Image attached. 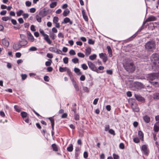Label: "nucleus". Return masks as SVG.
Returning <instances> with one entry per match:
<instances>
[{"label": "nucleus", "instance_id": "30", "mask_svg": "<svg viewBox=\"0 0 159 159\" xmlns=\"http://www.w3.org/2000/svg\"><path fill=\"white\" fill-rule=\"evenodd\" d=\"M97 56L96 54H93L89 56V59L91 60H93L96 59Z\"/></svg>", "mask_w": 159, "mask_h": 159}, {"label": "nucleus", "instance_id": "38", "mask_svg": "<svg viewBox=\"0 0 159 159\" xmlns=\"http://www.w3.org/2000/svg\"><path fill=\"white\" fill-rule=\"evenodd\" d=\"M59 20V18L55 16L53 18V23H57Z\"/></svg>", "mask_w": 159, "mask_h": 159}, {"label": "nucleus", "instance_id": "58", "mask_svg": "<svg viewBox=\"0 0 159 159\" xmlns=\"http://www.w3.org/2000/svg\"><path fill=\"white\" fill-rule=\"evenodd\" d=\"M85 79V77L84 75H82L80 78V80L81 81H84Z\"/></svg>", "mask_w": 159, "mask_h": 159}, {"label": "nucleus", "instance_id": "16", "mask_svg": "<svg viewBox=\"0 0 159 159\" xmlns=\"http://www.w3.org/2000/svg\"><path fill=\"white\" fill-rule=\"evenodd\" d=\"M142 150L143 151L145 155H147L148 153V151L147 149L146 145H143L142 147Z\"/></svg>", "mask_w": 159, "mask_h": 159}, {"label": "nucleus", "instance_id": "24", "mask_svg": "<svg viewBox=\"0 0 159 159\" xmlns=\"http://www.w3.org/2000/svg\"><path fill=\"white\" fill-rule=\"evenodd\" d=\"M48 119L50 120L51 123V126L52 128V130H54V120L53 118H52L51 117L48 118Z\"/></svg>", "mask_w": 159, "mask_h": 159}, {"label": "nucleus", "instance_id": "41", "mask_svg": "<svg viewBox=\"0 0 159 159\" xmlns=\"http://www.w3.org/2000/svg\"><path fill=\"white\" fill-rule=\"evenodd\" d=\"M81 67L84 70H87L88 68L87 66L85 64L81 65Z\"/></svg>", "mask_w": 159, "mask_h": 159}, {"label": "nucleus", "instance_id": "13", "mask_svg": "<svg viewBox=\"0 0 159 159\" xmlns=\"http://www.w3.org/2000/svg\"><path fill=\"white\" fill-rule=\"evenodd\" d=\"M134 85L135 87L138 89H141L144 88L143 85L141 83L138 82H135Z\"/></svg>", "mask_w": 159, "mask_h": 159}, {"label": "nucleus", "instance_id": "4", "mask_svg": "<svg viewBox=\"0 0 159 159\" xmlns=\"http://www.w3.org/2000/svg\"><path fill=\"white\" fill-rule=\"evenodd\" d=\"M39 31L40 34L44 37V40L46 41L48 44H51L52 43V41L49 38L48 35L45 34L44 31L41 29H40L39 30Z\"/></svg>", "mask_w": 159, "mask_h": 159}, {"label": "nucleus", "instance_id": "29", "mask_svg": "<svg viewBox=\"0 0 159 159\" xmlns=\"http://www.w3.org/2000/svg\"><path fill=\"white\" fill-rule=\"evenodd\" d=\"M70 11L68 9H66L65 10L63 13V15L64 16H66L68 15L70 13Z\"/></svg>", "mask_w": 159, "mask_h": 159}, {"label": "nucleus", "instance_id": "40", "mask_svg": "<svg viewBox=\"0 0 159 159\" xmlns=\"http://www.w3.org/2000/svg\"><path fill=\"white\" fill-rule=\"evenodd\" d=\"M153 129L155 132H157L159 130V127L157 125H155L154 126Z\"/></svg>", "mask_w": 159, "mask_h": 159}, {"label": "nucleus", "instance_id": "22", "mask_svg": "<svg viewBox=\"0 0 159 159\" xmlns=\"http://www.w3.org/2000/svg\"><path fill=\"white\" fill-rule=\"evenodd\" d=\"M107 49L108 50V53H109V56L111 57L112 56V50L110 46H107Z\"/></svg>", "mask_w": 159, "mask_h": 159}, {"label": "nucleus", "instance_id": "26", "mask_svg": "<svg viewBox=\"0 0 159 159\" xmlns=\"http://www.w3.org/2000/svg\"><path fill=\"white\" fill-rule=\"evenodd\" d=\"M42 17H41V16L39 15V14L37 15L36 16L35 18L39 22H41L42 21Z\"/></svg>", "mask_w": 159, "mask_h": 159}, {"label": "nucleus", "instance_id": "10", "mask_svg": "<svg viewBox=\"0 0 159 159\" xmlns=\"http://www.w3.org/2000/svg\"><path fill=\"white\" fill-rule=\"evenodd\" d=\"M156 19V18L155 16H151L146 20L145 21L143 22V24L144 25L146 22L155 21Z\"/></svg>", "mask_w": 159, "mask_h": 159}, {"label": "nucleus", "instance_id": "33", "mask_svg": "<svg viewBox=\"0 0 159 159\" xmlns=\"http://www.w3.org/2000/svg\"><path fill=\"white\" fill-rule=\"evenodd\" d=\"M14 109L17 112H20L21 111V108L17 105H15L14 106Z\"/></svg>", "mask_w": 159, "mask_h": 159}, {"label": "nucleus", "instance_id": "45", "mask_svg": "<svg viewBox=\"0 0 159 159\" xmlns=\"http://www.w3.org/2000/svg\"><path fill=\"white\" fill-rule=\"evenodd\" d=\"M29 50L30 51H35L37 50V48L35 47H32L29 48Z\"/></svg>", "mask_w": 159, "mask_h": 159}, {"label": "nucleus", "instance_id": "31", "mask_svg": "<svg viewBox=\"0 0 159 159\" xmlns=\"http://www.w3.org/2000/svg\"><path fill=\"white\" fill-rule=\"evenodd\" d=\"M153 98L154 99H159V93H155L153 95Z\"/></svg>", "mask_w": 159, "mask_h": 159}, {"label": "nucleus", "instance_id": "49", "mask_svg": "<svg viewBox=\"0 0 159 159\" xmlns=\"http://www.w3.org/2000/svg\"><path fill=\"white\" fill-rule=\"evenodd\" d=\"M74 117L75 119L76 120H79V116L77 113L75 114Z\"/></svg>", "mask_w": 159, "mask_h": 159}, {"label": "nucleus", "instance_id": "48", "mask_svg": "<svg viewBox=\"0 0 159 159\" xmlns=\"http://www.w3.org/2000/svg\"><path fill=\"white\" fill-rule=\"evenodd\" d=\"M49 50L50 51L55 53L57 48H55L53 47H50L49 48Z\"/></svg>", "mask_w": 159, "mask_h": 159}, {"label": "nucleus", "instance_id": "52", "mask_svg": "<svg viewBox=\"0 0 159 159\" xmlns=\"http://www.w3.org/2000/svg\"><path fill=\"white\" fill-rule=\"evenodd\" d=\"M88 43L89 44H93L94 43V41L91 39H89Z\"/></svg>", "mask_w": 159, "mask_h": 159}, {"label": "nucleus", "instance_id": "63", "mask_svg": "<svg viewBox=\"0 0 159 159\" xmlns=\"http://www.w3.org/2000/svg\"><path fill=\"white\" fill-rule=\"evenodd\" d=\"M11 21L12 24L14 25H16L17 24L16 21L14 19H11Z\"/></svg>", "mask_w": 159, "mask_h": 159}, {"label": "nucleus", "instance_id": "59", "mask_svg": "<svg viewBox=\"0 0 159 159\" xmlns=\"http://www.w3.org/2000/svg\"><path fill=\"white\" fill-rule=\"evenodd\" d=\"M106 55L105 53H102L99 54V56L101 58H102L105 56Z\"/></svg>", "mask_w": 159, "mask_h": 159}, {"label": "nucleus", "instance_id": "60", "mask_svg": "<svg viewBox=\"0 0 159 159\" xmlns=\"http://www.w3.org/2000/svg\"><path fill=\"white\" fill-rule=\"evenodd\" d=\"M119 147L120 149H124L125 148V146L123 143H121L119 145Z\"/></svg>", "mask_w": 159, "mask_h": 159}, {"label": "nucleus", "instance_id": "8", "mask_svg": "<svg viewBox=\"0 0 159 159\" xmlns=\"http://www.w3.org/2000/svg\"><path fill=\"white\" fill-rule=\"evenodd\" d=\"M59 71L61 72H62L67 71V72L68 73L69 75L70 76H71L72 75L71 73L70 72L69 70L66 67H59Z\"/></svg>", "mask_w": 159, "mask_h": 159}, {"label": "nucleus", "instance_id": "27", "mask_svg": "<svg viewBox=\"0 0 159 159\" xmlns=\"http://www.w3.org/2000/svg\"><path fill=\"white\" fill-rule=\"evenodd\" d=\"M74 71L78 75H80L82 74V73L80 72V70L77 68H74Z\"/></svg>", "mask_w": 159, "mask_h": 159}, {"label": "nucleus", "instance_id": "42", "mask_svg": "<svg viewBox=\"0 0 159 159\" xmlns=\"http://www.w3.org/2000/svg\"><path fill=\"white\" fill-rule=\"evenodd\" d=\"M11 19V17H2V20L3 21H7L8 20H10Z\"/></svg>", "mask_w": 159, "mask_h": 159}, {"label": "nucleus", "instance_id": "2", "mask_svg": "<svg viewBox=\"0 0 159 159\" xmlns=\"http://www.w3.org/2000/svg\"><path fill=\"white\" fill-rule=\"evenodd\" d=\"M156 43L154 41L151 40L147 42L145 44V49L149 51H152L156 48Z\"/></svg>", "mask_w": 159, "mask_h": 159}, {"label": "nucleus", "instance_id": "53", "mask_svg": "<svg viewBox=\"0 0 159 159\" xmlns=\"http://www.w3.org/2000/svg\"><path fill=\"white\" fill-rule=\"evenodd\" d=\"M55 53H57L58 54H61V55L64 54L62 53V51L61 50H60L59 49H57V50H56Z\"/></svg>", "mask_w": 159, "mask_h": 159}, {"label": "nucleus", "instance_id": "62", "mask_svg": "<svg viewBox=\"0 0 159 159\" xmlns=\"http://www.w3.org/2000/svg\"><path fill=\"white\" fill-rule=\"evenodd\" d=\"M22 79L23 80H25L27 78V76L26 74H22L21 75Z\"/></svg>", "mask_w": 159, "mask_h": 159}, {"label": "nucleus", "instance_id": "44", "mask_svg": "<svg viewBox=\"0 0 159 159\" xmlns=\"http://www.w3.org/2000/svg\"><path fill=\"white\" fill-rule=\"evenodd\" d=\"M140 139L137 137L133 139V141L136 143H138L140 142Z\"/></svg>", "mask_w": 159, "mask_h": 159}, {"label": "nucleus", "instance_id": "3", "mask_svg": "<svg viewBox=\"0 0 159 159\" xmlns=\"http://www.w3.org/2000/svg\"><path fill=\"white\" fill-rule=\"evenodd\" d=\"M124 67L126 70L129 72H133L135 70V67L133 63H127L124 65Z\"/></svg>", "mask_w": 159, "mask_h": 159}, {"label": "nucleus", "instance_id": "54", "mask_svg": "<svg viewBox=\"0 0 159 159\" xmlns=\"http://www.w3.org/2000/svg\"><path fill=\"white\" fill-rule=\"evenodd\" d=\"M70 77L71 78V80L73 84L74 85V86L77 85L76 82L74 80V79L73 78L71 77V76H70Z\"/></svg>", "mask_w": 159, "mask_h": 159}, {"label": "nucleus", "instance_id": "56", "mask_svg": "<svg viewBox=\"0 0 159 159\" xmlns=\"http://www.w3.org/2000/svg\"><path fill=\"white\" fill-rule=\"evenodd\" d=\"M69 54L71 55H75L76 53L74 50H71L69 52Z\"/></svg>", "mask_w": 159, "mask_h": 159}, {"label": "nucleus", "instance_id": "14", "mask_svg": "<svg viewBox=\"0 0 159 159\" xmlns=\"http://www.w3.org/2000/svg\"><path fill=\"white\" fill-rule=\"evenodd\" d=\"M152 85L157 87H159V75L155 80L154 81L152 82Z\"/></svg>", "mask_w": 159, "mask_h": 159}, {"label": "nucleus", "instance_id": "25", "mask_svg": "<svg viewBox=\"0 0 159 159\" xmlns=\"http://www.w3.org/2000/svg\"><path fill=\"white\" fill-rule=\"evenodd\" d=\"M91 52V48L90 47L87 48L85 50V55L87 56H89Z\"/></svg>", "mask_w": 159, "mask_h": 159}, {"label": "nucleus", "instance_id": "21", "mask_svg": "<svg viewBox=\"0 0 159 159\" xmlns=\"http://www.w3.org/2000/svg\"><path fill=\"white\" fill-rule=\"evenodd\" d=\"M143 119L146 123H148L150 121V118L149 116L147 115L143 116Z\"/></svg>", "mask_w": 159, "mask_h": 159}, {"label": "nucleus", "instance_id": "55", "mask_svg": "<svg viewBox=\"0 0 159 159\" xmlns=\"http://www.w3.org/2000/svg\"><path fill=\"white\" fill-rule=\"evenodd\" d=\"M113 156L114 159H119V157L118 155L113 154Z\"/></svg>", "mask_w": 159, "mask_h": 159}, {"label": "nucleus", "instance_id": "32", "mask_svg": "<svg viewBox=\"0 0 159 159\" xmlns=\"http://www.w3.org/2000/svg\"><path fill=\"white\" fill-rule=\"evenodd\" d=\"M67 150L69 152H72L73 150V146L72 144H70V146L67 148Z\"/></svg>", "mask_w": 159, "mask_h": 159}, {"label": "nucleus", "instance_id": "39", "mask_svg": "<svg viewBox=\"0 0 159 159\" xmlns=\"http://www.w3.org/2000/svg\"><path fill=\"white\" fill-rule=\"evenodd\" d=\"M50 36L52 40H54L55 39L56 35L54 33H50Z\"/></svg>", "mask_w": 159, "mask_h": 159}, {"label": "nucleus", "instance_id": "35", "mask_svg": "<svg viewBox=\"0 0 159 159\" xmlns=\"http://www.w3.org/2000/svg\"><path fill=\"white\" fill-rule=\"evenodd\" d=\"M24 12L22 10H20L16 12V14L17 16H20Z\"/></svg>", "mask_w": 159, "mask_h": 159}, {"label": "nucleus", "instance_id": "20", "mask_svg": "<svg viewBox=\"0 0 159 159\" xmlns=\"http://www.w3.org/2000/svg\"><path fill=\"white\" fill-rule=\"evenodd\" d=\"M138 136L139 139L142 141H143V132L141 131H138Z\"/></svg>", "mask_w": 159, "mask_h": 159}, {"label": "nucleus", "instance_id": "1", "mask_svg": "<svg viewBox=\"0 0 159 159\" xmlns=\"http://www.w3.org/2000/svg\"><path fill=\"white\" fill-rule=\"evenodd\" d=\"M151 60L152 63V66H155L156 68L159 67V55L158 54H153L151 57Z\"/></svg>", "mask_w": 159, "mask_h": 159}, {"label": "nucleus", "instance_id": "36", "mask_svg": "<svg viewBox=\"0 0 159 159\" xmlns=\"http://www.w3.org/2000/svg\"><path fill=\"white\" fill-rule=\"evenodd\" d=\"M52 63V61L50 59H48V61H46L45 62V65L47 66H50Z\"/></svg>", "mask_w": 159, "mask_h": 159}, {"label": "nucleus", "instance_id": "19", "mask_svg": "<svg viewBox=\"0 0 159 159\" xmlns=\"http://www.w3.org/2000/svg\"><path fill=\"white\" fill-rule=\"evenodd\" d=\"M69 22L70 25H72L73 24V22L71 21L70 19L68 17H66L64 19L63 21L62 22V23H67Z\"/></svg>", "mask_w": 159, "mask_h": 159}, {"label": "nucleus", "instance_id": "34", "mask_svg": "<svg viewBox=\"0 0 159 159\" xmlns=\"http://www.w3.org/2000/svg\"><path fill=\"white\" fill-rule=\"evenodd\" d=\"M52 147L53 151L56 152L58 151V148L56 144H53L52 145Z\"/></svg>", "mask_w": 159, "mask_h": 159}, {"label": "nucleus", "instance_id": "12", "mask_svg": "<svg viewBox=\"0 0 159 159\" xmlns=\"http://www.w3.org/2000/svg\"><path fill=\"white\" fill-rule=\"evenodd\" d=\"M48 13V11L46 10L45 9L41 11L39 13V15L43 17L46 16Z\"/></svg>", "mask_w": 159, "mask_h": 159}, {"label": "nucleus", "instance_id": "9", "mask_svg": "<svg viewBox=\"0 0 159 159\" xmlns=\"http://www.w3.org/2000/svg\"><path fill=\"white\" fill-rule=\"evenodd\" d=\"M88 64L89 67L93 71H96L97 70L96 67L94 65L91 61H88Z\"/></svg>", "mask_w": 159, "mask_h": 159}, {"label": "nucleus", "instance_id": "5", "mask_svg": "<svg viewBox=\"0 0 159 159\" xmlns=\"http://www.w3.org/2000/svg\"><path fill=\"white\" fill-rule=\"evenodd\" d=\"M158 75V74L157 73L149 74L148 77V79L149 82L152 84V82L154 81L156 79Z\"/></svg>", "mask_w": 159, "mask_h": 159}, {"label": "nucleus", "instance_id": "18", "mask_svg": "<svg viewBox=\"0 0 159 159\" xmlns=\"http://www.w3.org/2000/svg\"><path fill=\"white\" fill-rule=\"evenodd\" d=\"M2 42L3 45L6 47H8L9 45V42L8 41L5 39H3L2 40Z\"/></svg>", "mask_w": 159, "mask_h": 159}, {"label": "nucleus", "instance_id": "50", "mask_svg": "<svg viewBox=\"0 0 159 159\" xmlns=\"http://www.w3.org/2000/svg\"><path fill=\"white\" fill-rule=\"evenodd\" d=\"M64 62L65 64H67L68 62V58L67 57H65L63 59Z\"/></svg>", "mask_w": 159, "mask_h": 159}, {"label": "nucleus", "instance_id": "37", "mask_svg": "<svg viewBox=\"0 0 159 159\" xmlns=\"http://www.w3.org/2000/svg\"><path fill=\"white\" fill-rule=\"evenodd\" d=\"M20 115L22 117L24 118L27 116V114L26 112L23 111L20 113Z\"/></svg>", "mask_w": 159, "mask_h": 159}, {"label": "nucleus", "instance_id": "47", "mask_svg": "<svg viewBox=\"0 0 159 159\" xmlns=\"http://www.w3.org/2000/svg\"><path fill=\"white\" fill-rule=\"evenodd\" d=\"M77 55L79 57L81 58H84L85 57L83 53L81 52L78 53Z\"/></svg>", "mask_w": 159, "mask_h": 159}, {"label": "nucleus", "instance_id": "57", "mask_svg": "<svg viewBox=\"0 0 159 159\" xmlns=\"http://www.w3.org/2000/svg\"><path fill=\"white\" fill-rule=\"evenodd\" d=\"M110 126L108 125H105V130L106 131H107L108 130L110 129Z\"/></svg>", "mask_w": 159, "mask_h": 159}, {"label": "nucleus", "instance_id": "6", "mask_svg": "<svg viewBox=\"0 0 159 159\" xmlns=\"http://www.w3.org/2000/svg\"><path fill=\"white\" fill-rule=\"evenodd\" d=\"M20 36L21 40L19 41V43L22 47L26 45L28 43V42L26 40L24 39L25 36L24 35H20Z\"/></svg>", "mask_w": 159, "mask_h": 159}, {"label": "nucleus", "instance_id": "11", "mask_svg": "<svg viewBox=\"0 0 159 159\" xmlns=\"http://www.w3.org/2000/svg\"><path fill=\"white\" fill-rule=\"evenodd\" d=\"M27 34L28 40L31 42H33L34 39L31 33L29 31H27Z\"/></svg>", "mask_w": 159, "mask_h": 159}, {"label": "nucleus", "instance_id": "7", "mask_svg": "<svg viewBox=\"0 0 159 159\" xmlns=\"http://www.w3.org/2000/svg\"><path fill=\"white\" fill-rule=\"evenodd\" d=\"M131 107L133 111L135 112L139 111V109L138 104L135 102H133L131 104Z\"/></svg>", "mask_w": 159, "mask_h": 159}, {"label": "nucleus", "instance_id": "23", "mask_svg": "<svg viewBox=\"0 0 159 159\" xmlns=\"http://www.w3.org/2000/svg\"><path fill=\"white\" fill-rule=\"evenodd\" d=\"M82 13L84 18V19L86 21H88V19L87 16H86L85 12L84 10H83L82 11Z\"/></svg>", "mask_w": 159, "mask_h": 159}, {"label": "nucleus", "instance_id": "43", "mask_svg": "<svg viewBox=\"0 0 159 159\" xmlns=\"http://www.w3.org/2000/svg\"><path fill=\"white\" fill-rule=\"evenodd\" d=\"M72 61L74 63L76 64L79 63V59L77 58H75L72 60Z\"/></svg>", "mask_w": 159, "mask_h": 159}, {"label": "nucleus", "instance_id": "51", "mask_svg": "<svg viewBox=\"0 0 159 159\" xmlns=\"http://www.w3.org/2000/svg\"><path fill=\"white\" fill-rule=\"evenodd\" d=\"M25 4L26 6L29 7L31 6V2L29 1H27L25 2Z\"/></svg>", "mask_w": 159, "mask_h": 159}, {"label": "nucleus", "instance_id": "64", "mask_svg": "<svg viewBox=\"0 0 159 159\" xmlns=\"http://www.w3.org/2000/svg\"><path fill=\"white\" fill-rule=\"evenodd\" d=\"M15 56L16 57L19 58L21 56V54L19 52H16L15 54Z\"/></svg>", "mask_w": 159, "mask_h": 159}, {"label": "nucleus", "instance_id": "17", "mask_svg": "<svg viewBox=\"0 0 159 159\" xmlns=\"http://www.w3.org/2000/svg\"><path fill=\"white\" fill-rule=\"evenodd\" d=\"M136 99L139 101L143 102L144 101V98L141 95L138 94H135Z\"/></svg>", "mask_w": 159, "mask_h": 159}, {"label": "nucleus", "instance_id": "28", "mask_svg": "<svg viewBox=\"0 0 159 159\" xmlns=\"http://www.w3.org/2000/svg\"><path fill=\"white\" fill-rule=\"evenodd\" d=\"M57 5V2H52L50 4V7L51 8H53L55 7Z\"/></svg>", "mask_w": 159, "mask_h": 159}, {"label": "nucleus", "instance_id": "15", "mask_svg": "<svg viewBox=\"0 0 159 159\" xmlns=\"http://www.w3.org/2000/svg\"><path fill=\"white\" fill-rule=\"evenodd\" d=\"M22 47L20 45V43H14L13 46V48L16 50H19L20 48H21Z\"/></svg>", "mask_w": 159, "mask_h": 159}, {"label": "nucleus", "instance_id": "61", "mask_svg": "<svg viewBox=\"0 0 159 159\" xmlns=\"http://www.w3.org/2000/svg\"><path fill=\"white\" fill-rule=\"evenodd\" d=\"M23 16L24 19H26L28 17L29 15L28 13H24L23 14Z\"/></svg>", "mask_w": 159, "mask_h": 159}, {"label": "nucleus", "instance_id": "46", "mask_svg": "<svg viewBox=\"0 0 159 159\" xmlns=\"http://www.w3.org/2000/svg\"><path fill=\"white\" fill-rule=\"evenodd\" d=\"M108 132L110 134L113 135H115V131L112 129H109Z\"/></svg>", "mask_w": 159, "mask_h": 159}]
</instances>
